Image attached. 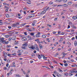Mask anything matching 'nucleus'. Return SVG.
<instances>
[{
    "mask_svg": "<svg viewBox=\"0 0 77 77\" xmlns=\"http://www.w3.org/2000/svg\"><path fill=\"white\" fill-rule=\"evenodd\" d=\"M53 34H56V32L55 31H54L53 32Z\"/></svg>",
    "mask_w": 77,
    "mask_h": 77,
    "instance_id": "48",
    "label": "nucleus"
},
{
    "mask_svg": "<svg viewBox=\"0 0 77 77\" xmlns=\"http://www.w3.org/2000/svg\"><path fill=\"white\" fill-rule=\"evenodd\" d=\"M16 77H21V75L18 74H16Z\"/></svg>",
    "mask_w": 77,
    "mask_h": 77,
    "instance_id": "16",
    "label": "nucleus"
},
{
    "mask_svg": "<svg viewBox=\"0 0 77 77\" xmlns=\"http://www.w3.org/2000/svg\"><path fill=\"white\" fill-rule=\"evenodd\" d=\"M16 26H17V25H20V23H18V22H17V23H16Z\"/></svg>",
    "mask_w": 77,
    "mask_h": 77,
    "instance_id": "43",
    "label": "nucleus"
},
{
    "mask_svg": "<svg viewBox=\"0 0 77 77\" xmlns=\"http://www.w3.org/2000/svg\"><path fill=\"white\" fill-rule=\"evenodd\" d=\"M24 34L25 35H27V32H24Z\"/></svg>",
    "mask_w": 77,
    "mask_h": 77,
    "instance_id": "50",
    "label": "nucleus"
},
{
    "mask_svg": "<svg viewBox=\"0 0 77 77\" xmlns=\"http://www.w3.org/2000/svg\"><path fill=\"white\" fill-rule=\"evenodd\" d=\"M74 45H75V46H77V41H75V42H74Z\"/></svg>",
    "mask_w": 77,
    "mask_h": 77,
    "instance_id": "17",
    "label": "nucleus"
},
{
    "mask_svg": "<svg viewBox=\"0 0 77 77\" xmlns=\"http://www.w3.org/2000/svg\"><path fill=\"white\" fill-rule=\"evenodd\" d=\"M11 55H12L13 56H16V54H12Z\"/></svg>",
    "mask_w": 77,
    "mask_h": 77,
    "instance_id": "56",
    "label": "nucleus"
},
{
    "mask_svg": "<svg viewBox=\"0 0 77 77\" xmlns=\"http://www.w3.org/2000/svg\"><path fill=\"white\" fill-rule=\"evenodd\" d=\"M48 26H49V27H51V25H50L49 24H48Z\"/></svg>",
    "mask_w": 77,
    "mask_h": 77,
    "instance_id": "44",
    "label": "nucleus"
},
{
    "mask_svg": "<svg viewBox=\"0 0 77 77\" xmlns=\"http://www.w3.org/2000/svg\"><path fill=\"white\" fill-rule=\"evenodd\" d=\"M11 38L13 40H15L16 39V36H14Z\"/></svg>",
    "mask_w": 77,
    "mask_h": 77,
    "instance_id": "11",
    "label": "nucleus"
},
{
    "mask_svg": "<svg viewBox=\"0 0 77 77\" xmlns=\"http://www.w3.org/2000/svg\"><path fill=\"white\" fill-rule=\"evenodd\" d=\"M37 34L38 35H40V34H41V33H40V32H38L37 33Z\"/></svg>",
    "mask_w": 77,
    "mask_h": 77,
    "instance_id": "64",
    "label": "nucleus"
},
{
    "mask_svg": "<svg viewBox=\"0 0 77 77\" xmlns=\"http://www.w3.org/2000/svg\"><path fill=\"white\" fill-rule=\"evenodd\" d=\"M27 2V3H28V4H30L31 3V1L30 0H26Z\"/></svg>",
    "mask_w": 77,
    "mask_h": 77,
    "instance_id": "14",
    "label": "nucleus"
},
{
    "mask_svg": "<svg viewBox=\"0 0 77 77\" xmlns=\"http://www.w3.org/2000/svg\"><path fill=\"white\" fill-rule=\"evenodd\" d=\"M63 56H65L67 54V53L64 54V52H63Z\"/></svg>",
    "mask_w": 77,
    "mask_h": 77,
    "instance_id": "39",
    "label": "nucleus"
},
{
    "mask_svg": "<svg viewBox=\"0 0 77 77\" xmlns=\"http://www.w3.org/2000/svg\"><path fill=\"white\" fill-rule=\"evenodd\" d=\"M35 24L34 23H33L32 24V26H35Z\"/></svg>",
    "mask_w": 77,
    "mask_h": 77,
    "instance_id": "45",
    "label": "nucleus"
},
{
    "mask_svg": "<svg viewBox=\"0 0 77 77\" xmlns=\"http://www.w3.org/2000/svg\"><path fill=\"white\" fill-rule=\"evenodd\" d=\"M42 38H46V36H45V35H42Z\"/></svg>",
    "mask_w": 77,
    "mask_h": 77,
    "instance_id": "25",
    "label": "nucleus"
},
{
    "mask_svg": "<svg viewBox=\"0 0 77 77\" xmlns=\"http://www.w3.org/2000/svg\"><path fill=\"white\" fill-rule=\"evenodd\" d=\"M3 40H4V38H1L0 40V42H2L3 43Z\"/></svg>",
    "mask_w": 77,
    "mask_h": 77,
    "instance_id": "10",
    "label": "nucleus"
},
{
    "mask_svg": "<svg viewBox=\"0 0 77 77\" xmlns=\"http://www.w3.org/2000/svg\"><path fill=\"white\" fill-rule=\"evenodd\" d=\"M63 6H64V7H68V5L64 4L63 5Z\"/></svg>",
    "mask_w": 77,
    "mask_h": 77,
    "instance_id": "19",
    "label": "nucleus"
},
{
    "mask_svg": "<svg viewBox=\"0 0 77 77\" xmlns=\"http://www.w3.org/2000/svg\"><path fill=\"white\" fill-rule=\"evenodd\" d=\"M12 39V38L11 37H10L8 38V41H11V40Z\"/></svg>",
    "mask_w": 77,
    "mask_h": 77,
    "instance_id": "32",
    "label": "nucleus"
},
{
    "mask_svg": "<svg viewBox=\"0 0 77 77\" xmlns=\"http://www.w3.org/2000/svg\"><path fill=\"white\" fill-rule=\"evenodd\" d=\"M31 17H32V16H29L26 17V20H29V19H30V18H31Z\"/></svg>",
    "mask_w": 77,
    "mask_h": 77,
    "instance_id": "13",
    "label": "nucleus"
},
{
    "mask_svg": "<svg viewBox=\"0 0 77 77\" xmlns=\"http://www.w3.org/2000/svg\"><path fill=\"white\" fill-rule=\"evenodd\" d=\"M23 73L24 74H26V72H25V71H23Z\"/></svg>",
    "mask_w": 77,
    "mask_h": 77,
    "instance_id": "61",
    "label": "nucleus"
},
{
    "mask_svg": "<svg viewBox=\"0 0 77 77\" xmlns=\"http://www.w3.org/2000/svg\"><path fill=\"white\" fill-rule=\"evenodd\" d=\"M2 63V61L0 59V66H1V63Z\"/></svg>",
    "mask_w": 77,
    "mask_h": 77,
    "instance_id": "34",
    "label": "nucleus"
},
{
    "mask_svg": "<svg viewBox=\"0 0 77 77\" xmlns=\"http://www.w3.org/2000/svg\"><path fill=\"white\" fill-rule=\"evenodd\" d=\"M22 48H23V49H26V46H23L22 47Z\"/></svg>",
    "mask_w": 77,
    "mask_h": 77,
    "instance_id": "26",
    "label": "nucleus"
},
{
    "mask_svg": "<svg viewBox=\"0 0 77 77\" xmlns=\"http://www.w3.org/2000/svg\"><path fill=\"white\" fill-rule=\"evenodd\" d=\"M11 62V60H9V59H8L7 61L8 63H9V62Z\"/></svg>",
    "mask_w": 77,
    "mask_h": 77,
    "instance_id": "33",
    "label": "nucleus"
},
{
    "mask_svg": "<svg viewBox=\"0 0 77 77\" xmlns=\"http://www.w3.org/2000/svg\"><path fill=\"white\" fill-rule=\"evenodd\" d=\"M41 56H42V57H43L44 59V60H46L47 59V57H45V56H44V55L43 54H42L41 55Z\"/></svg>",
    "mask_w": 77,
    "mask_h": 77,
    "instance_id": "5",
    "label": "nucleus"
},
{
    "mask_svg": "<svg viewBox=\"0 0 77 77\" xmlns=\"http://www.w3.org/2000/svg\"><path fill=\"white\" fill-rule=\"evenodd\" d=\"M39 46L40 48L41 49H42V48H43L42 46V45L41 44L39 45Z\"/></svg>",
    "mask_w": 77,
    "mask_h": 77,
    "instance_id": "18",
    "label": "nucleus"
},
{
    "mask_svg": "<svg viewBox=\"0 0 77 77\" xmlns=\"http://www.w3.org/2000/svg\"><path fill=\"white\" fill-rule=\"evenodd\" d=\"M37 56H38V59H41V58H42V56L41 55L39 54H37Z\"/></svg>",
    "mask_w": 77,
    "mask_h": 77,
    "instance_id": "9",
    "label": "nucleus"
},
{
    "mask_svg": "<svg viewBox=\"0 0 77 77\" xmlns=\"http://www.w3.org/2000/svg\"><path fill=\"white\" fill-rule=\"evenodd\" d=\"M6 69H7V67H4V69H5V70H6Z\"/></svg>",
    "mask_w": 77,
    "mask_h": 77,
    "instance_id": "52",
    "label": "nucleus"
},
{
    "mask_svg": "<svg viewBox=\"0 0 77 77\" xmlns=\"http://www.w3.org/2000/svg\"><path fill=\"white\" fill-rule=\"evenodd\" d=\"M67 1V0H63V2H64V3H66Z\"/></svg>",
    "mask_w": 77,
    "mask_h": 77,
    "instance_id": "47",
    "label": "nucleus"
},
{
    "mask_svg": "<svg viewBox=\"0 0 77 77\" xmlns=\"http://www.w3.org/2000/svg\"><path fill=\"white\" fill-rule=\"evenodd\" d=\"M26 27H29V26H30V25H28L26 26Z\"/></svg>",
    "mask_w": 77,
    "mask_h": 77,
    "instance_id": "57",
    "label": "nucleus"
},
{
    "mask_svg": "<svg viewBox=\"0 0 77 77\" xmlns=\"http://www.w3.org/2000/svg\"><path fill=\"white\" fill-rule=\"evenodd\" d=\"M58 70H59V72H63L62 71V70L60 69L59 68L58 69Z\"/></svg>",
    "mask_w": 77,
    "mask_h": 77,
    "instance_id": "24",
    "label": "nucleus"
},
{
    "mask_svg": "<svg viewBox=\"0 0 77 77\" xmlns=\"http://www.w3.org/2000/svg\"><path fill=\"white\" fill-rule=\"evenodd\" d=\"M15 44H16L17 45V44H18V41H17V42H16V41H15Z\"/></svg>",
    "mask_w": 77,
    "mask_h": 77,
    "instance_id": "31",
    "label": "nucleus"
},
{
    "mask_svg": "<svg viewBox=\"0 0 77 77\" xmlns=\"http://www.w3.org/2000/svg\"><path fill=\"white\" fill-rule=\"evenodd\" d=\"M27 37L28 38H29V39H31V36L29 35H28L27 36Z\"/></svg>",
    "mask_w": 77,
    "mask_h": 77,
    "instance_id": "29",
    "label": "nucleus"
},
{
    "mask_svg": "<svg viewBox=\"0 0 77 77\" xmlns=\"http://www.w3.org/2000/svg\"><path fill=\"white\" fill-rule=\"evenodd\" d=\"M72 19L73 20H76L77 19V17H72Z\"/></svg>",
    "mask_w": 77,
    "mask_h": 77,
    "instance_id": "23",
    "label": "nucleus"
},
{
    "mask_svg": "<svg viewBox=\"0 0 77 77\" xmlns=\"http://www.w3.org/2000/svg\"><path fill=\"white\" fill-rule=\"evenodd\" d=\"M8 43H9V41H8V40L6 39L5 40H3V44H8Z\"/></svg>",
    "mask_w": 77,
    "mask_h": 77,
    "instance_id": "2",
    "label": "nucleus"
},
{
    "mask_svg": "<svg viewBox=\"0 0 77 77\" xmlns=\"http://www.w3.org/2000/svg\"><path fill=\"white\" fill-rule=\"evenodd\" d=\"M58 28L60 29V25H58Z\"/></svg>",
    "mask_w": 77,
    "mask_h": 77,
    "instance_id": "51",
    "label": "nucleus"
},
{
    "mask_svg": "<svg viewBox=\"0 0 77 77\" xmlns=\"http://www.w3.org/2000/svg\"><path fill=\"white\" fill-rule=\"evenodd\" d=\"M21 54H22L21 53H20L18 54V56H21Z\"/></svg>",
    "mask_w": 77,
    "mask_h": 77,
    "instance_id": "58",
    "label": "nucleus"
},
{
    "mask_svg": "<svg viewBox=\"0 0 77 77\" xmlns=\"http://www.w3.org/2000/svg\"><path fill=\"white\" fill-rule=\"evenodd\" d=\"M36 37L37 38H38V37H39V35H36Z\"/></svg>",
    "mask_w": 77,
    "mask_h": 77,
    "instance_id": "40",
    "label": "nucleus"
},
{
    "mask_svg": "<svg viewBox=\"0 0 77 77\" xmlns=\"http://www.w3.org/2000/svg\"><path fill=\"white\" fill-rule=\"evenodd\" d=\"M22 40L23 41H26L27 38L25 37L22 38Z\"/></svg>",
    "mask_w": 77,
    "mask_h": 77,
    "instance_id": "8",
    "label": "nucleus"
},
{
    "mask_svg": "<svg viewBox=\"0 0 77 77\" xmlns=\"http://www.w3.org/2000/svg\"><path fill=\"white\" fill-rule=\"evenodd\" d=\"M32 46H31V45H29L28 46V47L29 48H32V49L33 47H32Z\"/></svg>",
    "mask_w": 77,
    "mask_h": 77,
    "instance_id": "20",
    "label": "nucleus"
},
{
    "mask_svg": "<svg viewBox=\"0 0 77 77\" xmlns=\"http://www.w3.org/2000/svg\"><path fill=\"white\" fill-rule=\"evenodd\" d=\"M7 54V56H9L10 57H11V55H12V54Z\"/></svg>",
    "mask_w": 77,
    "mask_h": 77,
    "instance_id": "35",
    "label": "nucleus"
},
{
    "mask_svg": "<svg viewBox=\"0 0 77 77\" xmlns=\"http://www.w3.org/2000/svg\"><path fill=\"white\" fill-rule=\"evenodd\" d=\"M6 16L7 18H9V14H6Z\"/></svg>",
    "mask_w": 77,
    "mask_h": 77,
    "instance_id": "21",
    "label": "nucleus"
},
{
    "mask_svg": "<svg viewBox=\"0 0 77 77\" xmlns=\"http://www.w3.org/2000/svg\"><path fill=\"white\" fill-rule=\"evenodd\" d=\"M62 34H61V35H64L65 34V32H62Z\"/></svg>",
    "mask_w": 77,
    "mask_h": 77,
    "instance_id": "49",
    "label": "nucleus"
},
{
    "mask_svg": "<svg viewBox=\"0 0 77 77\" xmlns=\"http://www.w3.org/2000/svg\"><path fill=\"white\" fill-rule=\"evenodd\" d=\"M46 12V10H45L44 11H42L40 14H41V15H42V14H45Z\"/></svg>",
    "mask_w": 77,
    "mask_h": 77,
    "instance_id": "6",
    "label": "nucleus"
},
{
    "mask_svg": "<svg viewBox=\"0 0 77 77\" xmlns=\"http://www.w3.org/2000/svg\"><path fill=\"white\" fill-rule=\"evenodd\" d=\"M12 26L13 27H17V25H16V24H13L12 25V26Z\"/></svg>",
    "mask_w": 77,
    "mask_h": 77,
    "instance_id": "12",
    "label": "nucleus"
},
{
    "mask_svg": "<svg viewBox=\"0 0 77 77\" xmlns=\"http://www.w3.org/2000/svg\"><path fill=\"white\" fill-rule=\"evenodd\" d=\"M57 20V18H55L54 19V21H56V20Z\"/></svg>",
    "mask_w": 77,
    "mask_h": 77,
    "instance_id": "59",
    "label": "nucleus"
},
{
    "mask_svg": "<svg viewBox=\"0 0 77 77\" xmlns=\"http://www.w3.org/2000/svg\"><path fill=\"white\" fill-rule=\"evenodd\" d=\"M60 40L59 41V42H61L63 40V38H60Z\"/></svg>",
    "mask_w": 77,
    "mask_h": 77,
    "instance_id": "28",
    "label": "nucleus"
},
{
    "mask_svg": "<svg viewBox=\"0 0 77 77\" xmlns=\"http://www.w3.org/2000/svg\"><path fill=\"white\" fill-rule=\"evenodd\" d=\"M57 77H61V76L60 75V74H58L57 75Z\"/></svg>",
    "mask_w": 77,
    "mask_h": 77,
    "instance_id": "37",
    "label": "nucleus"
},
{
    "mask_svg": "<svg viewBox=\"0 0 77 77\" xmlns=\"http://www.w3.org/2000/svg\"><path fill=\"white\" fill-rule=\"evenodd\" d=\"M27 9V8H26V7L24 8H23V10L24 11H26V10Z\"/></svg>",
    "mask_w": 77,
    "mask_h": 77,
    "instance_id": "53",
    "label": "nucleus"
},
{
    "mask_svg": "<svg viewBox=\"0 0 77 77\" xmlns=\"http://www.w3.org/2000/svg\"><path fill=\"white\" fill-rule=\"evenodd\" d=\"M9 36V35H5L6 38H8Z\"/></svg>",
    "mask_w": 77,
    "mask_h": 77,
    "instance_id": "38",
    "label": "nucleus"
},
{
    "mask_svg": "<svg viewBox=\"0 0 77 77\" xmlns=\"http://www.w3.org/2000/svg\"><path fill=\"white\" fill-rule=\"evenodd\" d=\"M64 66H68V64L67 63H65Z\"/></svg>",
    "mask_w": 77,
    "mask_h": 77,
    "instance_id": "42",
    "label": "nucleus"
},
{
    "mask_svg": "<svg viewBox=\"0 0 77 77\" xmlns=\"http://www.w3.org/2000/svg\"><path fill=\"white\" fill-rule=\"evenodd\" d=\"M71 62H74V60L72 59L71 60Z\"/></svg>",
    "mask_w": 77,
    "mask_h": 77,
    "instance_id": "46",
    "label": "nucleus"
},
{
    "mask_svg": "<svg viewBox=\"0 0 77 77\" xmlns=\"http://www.w3.org/2000/svg\"><path fill=\"white\" fill-rule=\"evenodd\" d=\"M23 51L22 50H19L18 52L17 53H21V52H23Z\"/></svg>",
    "mask_w": 77,
    "mask_h": 77,
    "instance_id": "15",
    "label": "nucleus"
},
{
    "mask_svg": "<svg viewBox=\"0 0 77 77\" xmlns=\"http://www.w3.org/2000/svg\"><path fill=\"white\" fill-rule=\"evenodd\" d=\"M75 39V38L74 37H73L72 38V40H74Z\"/></svg>",
    "mask_w": 77,
    "mask_h": 77,
    "instance_id": "62",
    "label": "nucleus"
},
{
    "mask_svg": "<svg viewBox=\"0 0 77 77\" xmlns=\"http://www.w3.org/2000/svg\"><path fill=\"white\" fill-rule=\"evenodd\" d=\"M75 70V69H73V70H71V73H74V72L77 73V70Z\"/></svg>",
    "mask_w": 77,
    "mask_h": 77,
    "instance_id": "3",
    "label": "nucleus"
},
{
    "mask_svg": "<svg viewBox=\"0 0 77 77\" xmlns=\"http://www.w3.org/2000/svg\"><path fill=\"white\" fill-rule=\"evenodd\" d=\"M28 31H29V32H32V30L29 29H28Z\"/></svg>",
    "mask_w": 77,
    "mask_h": 77,
    "instance_id": "60",
    "label": "nucleus"
},
{
    "mask_svg": "<svg viewBox=\"0 0 77 77\" xmlns=\"http://www.w3.org/2000/svg\"><path fill=\"white\" fill-rule=\"evenodd\" d=\"M30 34L31 36H33L34 35V33L33 32H31Z\"/></svg>",
    "mask_w": 77,
    "mask_h": 77,
    "instance_id": "27",
    "label": "nucleus"
},
{
    "mask_svg": "<svg viewBox=\"0 0 77 77\" xmlns=\"http://www.w3.org/2000/svg\"><path fill=\"white\" fill-rule=\"evenodd\" d=\"M69 28H70V26L69 25H68L67 29H69Z\"/></svg>",
    "mask_w": 77,
    "mask_h": 77,
    "instance_id": "63",
    "label": "nucleus"
},
{
    "mask_svg": "<svg viewBox=\"0 0 77 77\" xmlns=\"http://www.w3.org/2000/svg\"><path fill=\"white\" fill-rule=\"evenodd\" d=\"M8 28L9 29H12V27L11 26H8Z\"/></svg>",
    "mask_w": 77,
    "mask_h": 77,
    "instance_id": "36",
    "label": "nucleus"
},
{
    "mask_svg": "<svg viewBox=\"0 0 77 77\" xmlns=\"http://www.w3.org/2000/svg\"><path fill=\"white\" fill-rule=\"evenodd\" d=\"M32 47L33 48H32V49H35L36 50H37L38 51H39V49L38 48V46L37 45H36V44H35L34 45L32 46Z\"/></svg>",
    "mask_w": 77,
    "mask_h": 77,
    "instance_id": "1",
    "label": "nucleus"
},
{
    "mask_svg": "<svg viewBox=\"0 0 77 77\" xmlns=\"http://www.w3.org/2000/svg\"><path fill=\"white\" fill-rule=\"evenodd\" d=\"M18 18L19 19H21V18H22V17H21V16H20V17H18Z\"/></svg>",
    "mask_w": 77,
    "mask_h": 77,
    "instance_id": "54",
    "label": "nucleus"
},
{
    "mask_svg": "<svg viewBox=\"0 0 77 77\" xmlns=\"http://www.w3.org/2000/svg\"><path fill=\"white\" fill-rule=\"evenodd\" d=\"M53 3L52 2H50L49 3V5H52L53 4Z\"/></svg>",
    "mask_w": 77,
    "mask_h": 77,
    "instance_id": "30",
    "label": "nucleus"
},
{
    "mask_svg": "<svg viewBox=\"0 0 77 77\" xmlns=\"http://www.w3.org/2000/svg\"><path fill=\"white\" fill-rule=\"evenodd\" d=\"M3 56H4L5 58L6 57V54H6V52H5L4 51L3 52Z\"/></svg>",
    "mask_w": 77,
    "mask_h": 77,
    "instance_id": "4",
    "label": "nucleus"
},
{
    "mask_svg": "<svg viewBox=\"0 0 77 77\" xmlns=\"http://www.w3.org/2000/svg\"><path fill=\"white\" fill-rule=\"evenodd\" d=\"M4 61H7V59L6 58H4Z\"/></svg>",
    "mask_w": 77,
    "mask_h": 77,
    "instance_id": "55",
    "label": "nucleus"
},
{
    "mask_svg": "<svg viewBox=\"0 0 77 77\" xmlns=\"http://www.w3.org/2000/svg\"><path fill=\"white\" fill-rule=\"evenodd\" d=\"M72 4V2H69L68 3V4L69 5H70Z\"/></svg>",
    "mask_w": 77,
    "mask_h": 77,
    "instance_id": "22",
    "label": "nucleus"
},
{
    "mask_svg": "<svg viewBox=\"0 0 77 77\" xmlns=\"http://www.w3.org/2000/svg\"><path fill=\"white\" fill-rule=\"evenodd\" d=\"M56 2H61V1H60V0H56Z\"/></svg>",
    "mask_w": 77,
    "mask_h": 77,
    "instance_id": "41",
    "label": "nucleus"
},
{
    "mask_svg": "<svg viewBox=\"0 0 77 77\" xmlns=\"http://www.w3.org/2000/svg\"><path fill=\"white\" fill-rule=\"evenodd\" d=\"M28 45V44L27 43H24L23 44V46H25V47H27Z\"/></svg>",
    "mask_w": 77,
    "mask_h": 77,
    "instance_id": "7",
    "label": "nucleus"
}]
</instances>
